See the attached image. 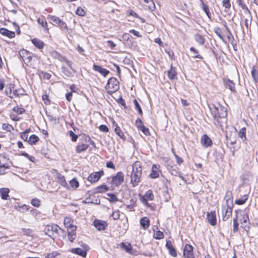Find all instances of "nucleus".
Listing matches in <instances>:
<instances>
[{
	"label": "nucleus",
	"instance_id": "obj_28",
	"mask_svg": "<svg viewBox=\"0 0 258 258\" xmlns=\"http://www.w3.org/2000/svg\"><path fill=\"white\" fill-rule=\"evenodd\" d=\"M225 85L228 87L229 89L233 92H235V84L233 82V81L230 80H226L224 81Z\"/></svg>",
	"mask_w": 258,
	"mask_h": 258
},
{
	"label": "nucleus",
	"instance_id": "obj_48",
	"mask_svg": "<svg viewBox=\"0 0 258 258\" xmlns=\"http://www.w3.org/2000/svg\"><path fill=\"white\" fill-rule=\"evenodd\" d=\"M133 102H134V104L135 105L136 108L138 110L139 114L140 115H142L143 112H142L141 107H140V106L138 102L137 101V100L136 99H135Z\"/></svg>",
	"mask_w": 258,
	"mask_h": 258
},
{
	"label": "nucleus",
	"instance_id": "obj_10",
	"mask_svg": "<svg viewBox=\"0 0 258 258\" xmlns=\"http://www.w3.org/2000/svg\"><path fill=\"white\" fill-rule=\"evenodd\" d=\"M193 247L191 245L186 244L183 249V255L186 258H194Z\"/></svg>",
	"mask_w": 258,
	"mask_h": 258
},
{
	"label": "nucleus",
	"instance_id": "obj_51",
	"mask_svg": "<svg viewBox=\"0 0 258 258\" xmlns=\"http://www.w3.org/2000/svg\"><path fill=\"white\" fill-rule=\"evenodd\" d=\"M222 4L223 6L226 9H229L231 7L230 0H223Z\"/></svg>",
	"mask_w": 258,
	"mask_h": 258
},
{
	"label": "nucleus",
	"instance_id": "obj_57",
	"mask_svg": "<svg viewBox=\"0 0 258 258\" xmlns=\"http://www.w3.org/2000/svg\"><path fill=\"white\" fill-rule=\"evenodd\" d=\"M239 5L241 6V8L245 11V13H247L248 14L250 13L247 7L244 4H242L241 1H239Z\"/></svg>",
	"mask_w": 258,
	"mask_h": 258
},
{
	"label": "nucleus",
	"instance_id": "obj_41",
	"mask_svg": "<svg viewBox=\"0 0 258 258\" xmlns=\"http://www.w3.org/2000/svg\"><path fill=\"white\" fill-rule=\"evenodd\" d=\"M69 182L70 186L72 188H77L79 185V182L76 178H73V179L71 180Z\"/></svg>",
	"mask_w": 258,
	"mask_h": 258
},
{
	"label": "nucleus",
	"instance_id": "obj_30",
	"mask_svg": "<svg viewBox=\"0 0 258 258\" xmlns=\"http://www.w3.org/2000/svg\"><path fill=\"white\" fill-rule=\"evenodd\" d=\"M51 55L54 58L57 59L60 61H64L65 57L61 55L57 51L54 50L51 52Z\"/></svg>",
	"mask_w": 258,
	"mask_h": 258
},
{
	"label": "nucleus",
	"instance_id": "obj_26",
	"mask_svg": "<svg viewBox=\"0 0 258 258\" xmlns=\"http://www.w3.org/2000/svg\"><path fill=\"white\" fill-rule=\"evenodd\" d=\"M37 22L42 26L45 31H48L47 23L43 17L38 18L37 19Z\"/></svg>",
	"mask_w": 258,
	"mask_h": 258
},
{
	"label": "nucleus",
	"instance_id": "obj_2",
	"mask_svg": "<svg viewBox=\"0 0 258 258\" xmlns=\"http://www.w3.org/2000/svg\"><path fill=\"white\" fill-rule=\"evenodd\" d=\"M142 168L140 162H135L132 166V171L131 174V182L133 186H137L140 181L142 174Z\"/></svg>",
	"mask_w": 258,
	"mask_h": 258
},
{
	"label": "nucleus",
	"instance_id": "obj_62",
	"mask_svg": "<svg viewBox=\"0 0 258 258\" xmlns=\"http://www.w3.org/2000/svg\"><path fill=\"white\" fill-rule=\"evenodd\" d=\"M41 75L44 79H46L47 80L50 79V78H51V76L50 74H49L48 73H45V72H42Z\"/></svg>",
	"mask_w": 258,
	"mask_h": 258
},
{
	"label": "nucleus",
	"instance_id": "obj_13",
	"mask_svg": "<svg viewBox=\"0 0 258 258\" xmlns=\"http://www.w3.org/2000/svg\"><path fill=\"white\" fill-rule=\"evenodd\" d=\"M94 225L98 230H104L107 227V223L105 221L95 220L94 221Z\"/></svg>",
	"mask_w": 258,
	"mask_h": 258
},
{
	"label": "nucleus",
	"instance_id": "obj_1",
	"mask_svg": "<svg viewBox=\"0 0 258 258\" xmlns=\"http://www.w3.org/2000/svg\"><path fill=\"white\" fill-rule=\"evenodd\" d=\"M212 115L215 120V124L222 126L219 119L225 118L227 115V109L219 103L212 104L209 106Z\"/></svg>",
	"mask_w": 258,
	"mask_h": 258
},
{
	"label": "nucleus",
	"instance_id": "obj_3",
	"mask_svg": "<svg viewBox=\"0 0 258 258\" xmlns=\"http://www.w3.org/2000/svg\"><path fill=\"white\" fill-rule=\"evenodd\" d=\"M232 200L226 199V204L222 206V216L223 221L227 220L231 216L232 212Z\"/></svg>",
	"mask_w": 258,
	"mask_h": 258
},
{
	"label": "nucleus",
	"instance_id": "obj_18",
	"mask_svg": "<svg viewBox=\"0 0 258 258\" xmlns=\"http://www.w3.org/2000/svg\"><path fill=\"white\" fill-rule=\"evenodd\" d=\"M93 68L95 71L100 73L104 77H106L109 73V71L95 64L93 65Z\"/></svg>",
	"mask_w": 258,
	"mask_h": 258
},
{
	"label": "nucleus",
	"instance_id": "obj_17",
	"mask_svg": "<svg viewBox=\"0 0 258 258\" xmlns=\"http://www.w3.org/2000/svg\"><path fill=\"white\" fill-rule=\"evenodd\" d=\"M166 246L167 248L168 249L169 253L173 257L177 256V253L175 249L173 246L172 242L170 240H168L166 242Z\"/></svg>",
	"mask_w": 258,
	"mask_h": 258
},
{
	"label": "nucleus",
	"instance_id": "obj_35",
	"mask_svg": "<svg viewBox=\"0 0 258 258\" xmlns=\"http://www.w3.org/2000/svg\"><path fill=\"white\" fill-rule=\"evenodd\" d=\"M108 190L107 186L105 185H101L97 187L95 189V192L102 193Z\"/></svg>",
	"mask_w": 258,
	"mask_h": 258
},
{
	"label": "nucleus",
	"instance_id": "obj_64",
	"mask_svg": "<svg viewBox=\"0 0 258 258\" xmlns=\"http://www.w3.org/2000/svg\"><path fill=\"white\" fill-rule=\"evenodd\" d=\"M106 167L109 168L113 169V170H115V166L114 165L113 163L111 161L107 162L106 163Z\"/></svg>",
	"mask_w": 258,
	"mask_h": 258
},
{
	"label": "nucleus",
	"instance_id": "obj_25",
	"mask_svg": "<svg viewBox=\"0 0 258 258\" xmlns=\"http://www.w3.org/2000/svg\"><path fill=\"white\" fill-rule=\"evenodd\" d=\"M140 224L144 229H147L150 225V220L147 217H144L141 219Z\"/></svg>",
	"mask_w": 258,
	"mask_h": 258
},
{
	"label": "nucleus",
	"instance_id": "obj_15",
	"mask_svg": "<svg viewBox=\"0 0 258 258\" xmlns=\"http://www.w3.org/2000/svg\"><path fill=\"white\" fill-rule=\"evenodd\" d=\"M207 219L211 225H215L217 223L215 212H211L210 213H208Z\"/></svg>",
	"mask_w": 258,
	"mask_h": 258
},
{
	"label": "nucleus",
	"instance_id": "obj_54",
	"mask_svg": "<svg viewBox=\"0 0 258 258\" xmlns=\"http://www.w3.org/2000/svg\"><path fill=\"white\" fill-rule=\"evenodd\" d=\"M170 172H171V174L175 175V176H180V173L178 169H173L172 167H171V169L170 170Z\"/></svg>",
	"mask_w": 258,
	"mask_h": 258
},
{
	"label": "nucleus",
	"instance_id": "obj_29",
	"mask_svg": "<svg viewBox=\"0 0 258 258\" xmlns=\"http://www.w3.org/2000/svg\"><path fill=\"white\" fill-rule=\"evenodd\" d=\"M32 42L36 47L39 49L42 48L44 46L43 42L37 38H34L32 40Z\"/></svg>",
	"mask_w": 258,
	"mask_h": 258
},
{
	"label": "nucleus",
	"instance_id": "obj_45",
	"mask_svg": "<svg viewBox=\"0 0 258 258\" xmlns=\"http://www.w3.org/2000/svg\"><path fill=\"white\" fill-rule=\"evenodd\" d=\"M154 236L156 239H160L163 238L164 235L162 232L158 231L154 233Z\"/></svg>",
	"mask_w": 258,
	"mask_h": 258
},
{
	"label": "nucleus",
	"instance_id": "obj_50",
	"mask_svg": "<svg viewBox=\"0 0 258 258\" xmlns=\"http://www.w3.org/2000/svg\"><path fill=\"white\" fill-rule=\"evenodd\" d=\"M119 216H120V214H119V210H116L115 211H114L111 214V217H112V218L114 220L118 219L119 218Z\"/></svg>",
	"mask_w": 258,
	"mask_h": 258
},
{
	"label": "nucleus",
	"instance_id": "obj_4",
	"mask_svg": "<svg viewBox=\"0 0 258 258\" xmlns=\"http://www.w3.org/2000/svg\"><path fill=\"white\" fill-rule=\"evenodd\" d=\"M59 231L62 230L57 225H47L44 229L45 234L53 239L57 236Z\"/></svg>",
	"mask_w": 258,
	"mask_h": 258
},
{
	"label": "nucleus",
	"instance_id": "obj_12",
	"mask_svg": "<svg viewBox=\"0 0 258 258\" xmlns=\"http://www.w3.org/2000/svg\"><path fill=\"white\" fill-rule=\"evenodd\" d=\"M160 166L159 165L154 164L152 166V171L150 174V177L151 178H156L159 176L161 171L159 170Z\"/></svg>",
	"mask_w": 258,
	"mask_h": 258
},
{
	"label": "nucleus",
	"instance_id": "obj_21",
	"mask_svg": "<svg viewBox=\"0 0 258 258\" xmlns=\"http://www.w3.org/2000/svg\"><path fill=\"white\" fill-rule=\"evenodd\" d=\"M154 199V195L151 190H148L144 196L142 197V201L143 203H146L148 200H152Z\"/></svg>",
	"mask_w": 258,
	"mask_h": 258
},
{
	"label": "nucleus",
	"instance_id": "obj_40",
	"mask_svg": "<svg viewBox=\"0 0 258 258\" xmlns=\"http://www.w3.org/2000/svg\"><path fill=\"white\" fill-rule=\"evenodd\" d=\"M201 2L202 8L203 10L205 12L206 15L209 17L210 12L208 6L206 5L202 0H200Z\"/></svg>",
	"mask_w": 258,
	"mask_h": 258
},
{
	"label": "nucleus",
	"instance_id": "obj_22",
	"mask_svg": "<svg viewBox=\"0 0 258 258\" xmlns=\"http://www.w3.org/2000/svg\"><path fill=\"white\" fill-rule=\"evenodd\" d=\"M10 189L8 188H1L0 189V194L2 199L6 200L9 199V193Z\"/></svg>",
	"mask_w": 258,
	"mask_h": 258
},
{
	"label": "nucleus",
	"instance_id": "obj_24",
	"mask_svg": "<svg viewBox=\"0 0 258 258\" xmlns=\"http://www.w3.org/2000/svg\"><path fill=\"white\" fill-rule=\"evenodd\" d=\"M140 3L148 7L149 9L152 10L155 7V5L152 0H139Z\"/></svg>",
	"mask_w": 258,
	"mask_h": 258
},
{
	"label": "nucleus",
	"instance_id": "obj_60",
	"mask_svg": "<svg viewBox=\"0 0 258 258\" xmlns=\"http://www.w3.org/2000/svg\"><path fill=\"white\" fill-rule=\"evenodd\" d=\"M99 129L101 131L104 132V133H106V132H108V128L105 125L102 124V125H100Z\"/></svg>",
	"mask_w": 258,
	"mask_h": 258
},
{
	"label": "nucleus",
	"instance_id": "obj_16",
	"mask_svg": "<svg viewBox=\"0 0 258 258\" xmlns=\"http://www.w3.org/2000/svg\"><path fill=\"white\" fill-rule=\"evenodd\" d=\"M14 84H9L6 86V93L11 98H13L12 93L15 95L17 94V90L14 89Z\"/></svg>",
	"mask_w": 258,
	"mask_h": 258
},
{
	"label": "nucleus",
	"instance_id": "obj_44",
	"mask_svg": "<svg viewBox=\"0 0 258 258\" xmlns=\"http://www.w3.org/2000/svg\"><path fill=\"white\" fill-rule=\"evenodd\" d=\"M238 213L237 214V216L233 219V231L236 232L238 231V223L237 222L238 220Z\"/></svg>",
	"mask_w": 258,
	"mask_h": 258
},
{
	"label": "nucleus",
	"instance_id": "obj_6",
	"mask_svg": "<svg viewBox=\"0 0 258 258\" xmlns=\"http://www.w3.org/2000/svg\"><path fill=\"white\" fill-rule=\"evenodd\" d=\"M124 174L121 172H118L112 177L111 184L113 186H118L120 185L124 180Z\"/></svg>",
	"mask_w": 258,
	"mask_h": 258
},
{
	"label": "nucleus",
	"instance_id": "obj_33",
	"mask_svg": "<svg viewBox=\"0 0 258 258\" xmlns=\"http://www.w3.org/2000/svg\"><path fill=\"white\" fill-rule=\"evenodd\" d=\"M194 38L195 40L199 43L200 45H203L205 43L204 38L200 34H197L195 35Z\"/></svg>",
	"mask_w": 258,
	"mask_h": 258
},
{
	"label": "nucleus",
	"instance_id": "obj_61",
	"mask_svg": "<svg viewBox=\"0 0 258 258\" xmlns=\"http://www.w3.org/2000/svg\"><path fill=\"white\" fill-rule=\"evenodd\" d=\"M130 32L134 34L135 36L138 37H141L142 35L140 34V33L138 31H136L134 29H132L130 31Z\"/></svg>",
	"mask_w": 258,
	"mask_h": 258
},
{
	"label": "nucleus",
	"instance_id": "obj_52",
	"mask_svg": "<svg viewBox=\"0 0 258 258\" xmlns=\"http://www.w3.org/2000/svg\"><path fill=\"white\" fill-rule=\"evenodd\" d=\"M136 125L137 127L140 130L142 126L144 125L143 124V122L141 119L138 118L136 121Z\"/></svg>",
	"mask_w": 258,
	"mask_h": 258
},
{
	"label": "nucleus",
	"instance_id": "obj_34",
	"mask_svg": "<svg viewBox=\"0 0 258 258\" xmlns=\"http://www.w3.org/2000/svg\"><path fill=\"white\" fill-rule=\"evenodd\" d=\"M168 76L171 80H173L175 78L176 73L175 69L172 66L170 69L168 71Z\"/></svg>",
	"mask_w": 258,
	"mask_h": 258
},
{
	"label": "nucleus",
	"instance_id": "obj_37",
	"mask_svg": "<svg viewBox=\"0 0 258 258\" xmlns=\"http://www.w3.org/2000/svg\"><path fill=\"white\" fill-rule=\"evenodd\" d=\"M76 226L70 224L68 228V235H76Z\"/></svg>",
	"mask_w": 258,
	"mask_h": 258
},
{
	"label": "nucleus",
	"instance_id": "obj_39",
	"mask_svg": "<svg viewBox=\"0 0 258 258\" xmlns=\"http://www.w3.org/2000/svg\"><path fill=\"white\" fill-rule=\"evenodd\" d=\"M16 209L21 213H25L29 210V208L27 206L24 205L22 206H16Z\"/></svg>",
	"mask_w": 258,
	"mask_h": 258
},
{
	"label": "nucleus",
	"instance_id": "obj_20",
	"mask_svg": "<svg viewBox=\"0 0 258 258\" xmlns=\"http://www.w3.org/2000/svg\"><path fill=\"white\" fill-rule=\"evenodd\" d=\"M57 181L61 186L66 187L67 189H70V187L66 182L64 176L61 174H58L57 176Z\"/></svg>",
	"mask_w": 258,
	"mask_h": 258
},
{
	"label": "nucleus",
	"instance_id": "obj_11",
	"mask_svg": "<svg viewBox=\"0 0 258 258\" xmlns=\"http://www.w3.org/2000/svg\"><path fill=\"white\" fill-rule=\"evenodd\" d=\"M201 143L202 145L205 148L211 147L213 144L212 140L206 134L204 135L201 137Z\"/></svg>",
	"mask_w": 258,
	"mask_h": 258
},
{
	"label": "nucleus",
	"instance_id": "obj_53",
	"mask_svg": "<svg viewBox=\"0 0 258 258\" xmlns=\"http://www.w3.org/2000/svg\"><path fill=\"white\" fill-rule=\"evenodd\" d=\"M31 203L33 206L36 207H38L40 206V201L37 199H32Z\"/></svg>",
	"mask_w": 258,
	"mask_h": 258
},
{
	"label": "nucleus",
	"instance_id": "obj_31",
	"mask_svg": "<svg viewBox=\"0 0 258 258\" xmlns=\"http://www.w3.org/2000/svg\"><path fill=\"white\" fill-rule=\"evenodd\" d=\"M251 75L254 82L256 83L258 82V71L254 68L252 67L251 71Z\"/></svg>",
	"mask_w": 258,
	"mask_h": 258
},
{
	"label": "nucleus",
	"instance_id": "obj_43",
	"mask_svg": "<svg viewBox=\"0 0 258 258\" xmlns=\"http://www.w3.org/2000/svg\"><path fill=\"white\" fill-rule=\"evenodd\" d=\"M214 32L218 36L222 41L224 42V39L221 35V30L220 28L216 27L214 29Z\"/></svg>",
	"mask_w": 258,
	"mask_h": 258
},
{
	"label": "nucleus",
	"instance_id": "obj_23",
	"mask_svg": "<svg viewBox=\"0 0 258 258\" xmlns=\"http://www.w3.org/2000/svg\"><path fill=\"white\" fill-rule=\"evenodd\" d=\"M71 251L83 257H85L87 254L86 249H83L80 248H73L72 249Z\"/></svg>",
	"mask_w": 258,
	"mask_h": 258
},
{
	"label": "nucleus",
	"instance_id": "obj_49",
	"mask_svg": "<svg viewBox=\"0 0 258 258\" xmlns=\"http://www.w3.org/2000/svg\"><path fill=\"white\" fill-rule=\"evenodd\" d=\"M9 168V166L8 165H6V164L0 165V174H4L5 173L6 169H8Z\"/></svg>",
	"mask_w": 258,
	"mask_h": 258
},
{
	"label": "nucleus",
	"instance_id": "obj_8",
	"mask_svg": "<svg viewBox=\"0 0 258 258\" xmlns=\"http://www.w3.org/2000/svg\"><path fill=\"white\" fill-rule=\"evenodd\" d=\"M239 214L241 217L240 218L241 224V226L244 228L248 227L249 219L247 214L244 211H240Z\"/></svg>",
	"mask_w": 258,
	"mask_h": 258
},
{
	"label": "nucleus",
	"instance_id": "obj_55",
	"mask_svg": "<svg viewBox=\"0 0 258 258\" xmlns=\"http://www.w3.org/2000/svg\"><path fill=\"white\" fill-rule=\"evenodd\" d=\"M70 136L72 138V140L73 142H76L78 138V136L74 133V132L72 131L69 132Z\"/></svg>",
	"mask_w": 258,
	"mask_h": 258
},
{
	"label": "nucleus",
	"instance_id": "obj_9",
	"mask_svg": "<svg viewBox=\"0 0 258 258\" xmlns=\"http://www.w3.org/2000/svg\"><path fill=\"white\" fill-rule=\"evenodd\" d=\"M103 174L104 172L103 170L93 172L90 174V175L88 177V180L92 183L95 182L100 178Z\"/></svg>",
	"mask_w": 258,
	"mask_h": 258
},
{
	"label": "nucleus",
	"instance_id": "obj_46",
	"mask_svg": "<svg viewBox=\"0 0 258 258\" xmlns=\"http://www.w3.org/2000/svg\"><path fill=\"white\" fill-rule=\"evenodd\" d=\"M76 14L80 16H84L85 14V12L83 8L78 7L76 11Z\"/></svg>",
	"mask_w": 258,
	"mask_h": 258
},
{
	"label": "nucleus",
	"instance_id": "obj_7",
	"mask_svg": "<svg viewBox=\"0 0 258 258\" xmlns=\"http://www.w3.org/2000/svg\"><path fill=\"white\" fill-rule=\"evenodd\" d=\"M48 19L53 23L54 25H57L60 28L67 30L68 27L66 23L61 21L59 18L52 15H48Z\"/></svg>",
	"mask_w": 258,
	"mask_h": 258
},
{
	"label": "nucleus",
	"instance_id": "obj_58",
	"mask_svg": "<svg viewBox=\"0 0 258 258\" xmlns=\"http://www.w3.org/2000/svg\"><path fill=\"white\" fill-rule=\"evenodd\" d=\"M140 130L142 131V132L146 135L148 136L150 135V132L149 131V129L145 127V126H142V128L140 129Z\"/></svg>",
	"mask_w": 258,
	"mask_h": 258
},
{
	"label": "nucleus",
	"instance_id": "obj_63",
	"mask_svg": "<svg viewBox=\"0 0 258 258\" xmlns=\"http://www.w3.org/2000/svg\"><path fill=\"white\" fill-rule=\"evenodd\" d=\"M21 137L22 139L25 141H27V140H28V135L26 134V132L22 133L21 134Z\"/></svg>",
	"mask_w": 258,
	"mask_h": 258
},
{
	"label": "nucleus",
	"instance_id": "obj_56",
	"mask_svg": "<svg viewBox=\"0 0 258 258\" xmlns=\"http://www.w3.org/2000/svg\"><path fill=\"white\" fill-rule=\"evenodd\" d=\"M14 111L18 113V114H22L24 112L25 109L19 107H15L14 108Z\"/></svg>",
	"mask_w": 258,
	"mask_h": 258
},
{
	"label": "nucleus",
	"instance_id": "obj_38",
	"mask_svg": "<svg viewBox=\"0 0 258 258\" xmlns=\"http://www.w3.org/2000/svg\"><path fill=\"white\" fill-rule=\"evenodd\" d=\"M114 131H115V133L119 137H120V138H121L122 139L125 138L123 132L121 130L120 128L117 124H115V128Z\"/></svg>",
	"mask_w": 258,
	"mask_h": 258
},
{
	"label": "nucleus",
	"instance_id": "obj_47",
	"mask_svg": "<svg viewBox=\"0 0 258 258\" xmlns=\"http://www.w3.org/2000/svg\"><path fill=\"white\" fill-rule=\"evenodd\" d=\"M107 196L109 197V200L110 202H115L118 200L117 197L114 194L109 193L107 194Z\"/></svg>",
	"mask_w": 258,
	"mask_h": 258
},
{
	"label": "nucleus",
	"instance_id": "obj_42",
	"mask_svg": "<svg viewBox=\"0 0 258 258\" xmlns=\"http://www.w3.org/2000/svg\"><path fill=\"white\" fill-rule=\"evenodd\" d=\"M190 50L191 51L193 52L195 54L194 55L192 56L193 57L198 58L201 59H203V57L201 55L198 54L199 53L198 50L197 49H195L194 47H190Z\"/></svg>",
	"mask_w": 258,
	"mask_h": 258
},
{
	"label": "nucleus",
	"instance_id": "obj_32",
	"mask_svg": "<svg viewBox=\"0 0 258 258\" xmlns=\"http://www.w3.org/2000/svg\"><path fill=\"white\" fill-rule=\"evenodd\" d=\"M39 138L36 135H32L29 137L28 142L30 145H34L39 141Z\"/></svg>",
	"mask_w": 258,
	"mask_h": 258
},
{
	"label": "nucleus",
	"instance_id": "obj_59",
	"mask_svg": "<svg viewBox=\"0 0 258 258\" xmlns=\"http://www.w3.org/2000/svg\"><path fill=\"white\" fill-rule=\"evenodd\" d=\"M107 46H109L111 49H114L116 46V44L112 41L109 40L107 41Z\"/></svg>",
	"mask_w": 258,
	"mask_h": 258
},
{
	"label": "nucleus",
	"instance_id": "obj_19",
	"mask_svg": "<svg viewBox=\"0 0 258 258\" xmlns=\"http://www.w3.org/2000/svg\"><path fill=\"white\" fill-rule=\"evenodd\" d=\"M0 33L4 36H8L10 38H13L15 36V33L14 32L9 31L4 28L0 29Z\"/></svg>",
	"mask_w": 258,
	"mask_h": 258
},
{
	"label": "nucleus",
	"instance_id": "obj_5",
	"mask_svg": "<svg viewBox=\"0 0 258 258\" xmlns=\"http://www.w3.org/2000/svg\"><path fill=\"white\" fill-rule=\"evenodd\" d=\"M106 88L108 89V93L109 94H112L118 90V81L114 78H110L108 81Z\"/></svg>",
	"mask_w": 258,
	"mask_h": 258
},
{
	"label": "nucleus",
	"instance_id": "obj_27",
	"mask_svg": "<svg viewBox=\"0 0 258 258\" xmlns=\"http://www.w3.org/2000/svg\"><path fill=\"white\" fill-rule=\"evenodd\" d=\"M88 148V145L84 143H80L76 147V152L78 153L84 152Z\"/></svg>",
	"mask_w": 258,
	"mask_h": 258
},
{
	"label": "nucleus",
	"instance_id": "obj_36",
	"mask_svg": "<svg viewBox=\"0 0 258 258\" xmlns=\"http://www.w3.org/2000/svg\"><path fill=\"white\" fill-rule=\"evenodd\" d=\"M247 198H248L247 195H245L241 198L236 200L235 204H236L237 205H242L245 203V202L247 200Z\"/></svg>",
	"mask_w": 258,
	"mask_h": 258
},
{
	"label": "nucleus",
	"instance_id": "obj_14",
	"mask_svg": "<svg viewBox=\"0 0 258 258\" xmlns=\"http://www.w3.org/2000/svg\"><path fill=\"white\" fill-rule=\"evenodd\" d=\"M120 249L124 250L126 252L130 254H133V249L132 245L129 243L121 242L119 245Z\"/></svg>",
	"mask_w": 258,
	"mask_h": 258
}]
</instances>
